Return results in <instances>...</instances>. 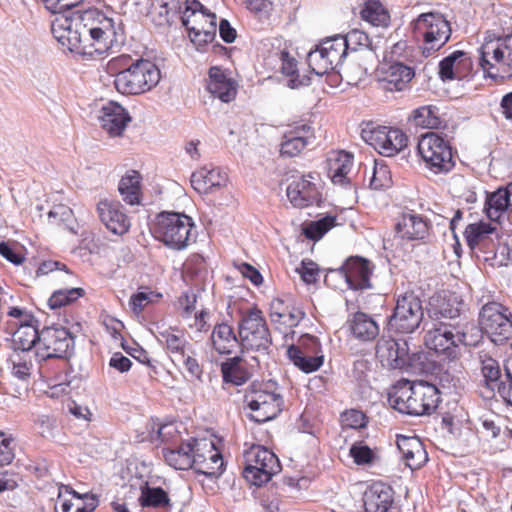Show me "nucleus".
I'll list each match as a JSON object with an SVG mask.
<instances>
[{"label": "nucleus", "mask_w": 512, "mask_h": 512, "mask_svg": "<svg viewBox=\"0 0 512 512\" xmlns=\"http://www.w3.org/2000/svg\"><path fill=\"white\" fill-rule=\"evenodd\" d=\"M417 150L425 166L434 174H447L455 167V152L450 142L436 132L422 135Z\"/></svg>", "instance_id": "nucleus-8"}, {"label": "nucleus", "mask_w": 512, "mask_h": 512, "mask_svg": "<svg viewBox=\"0 0 512 512\" xmlns=\"http://www.w3.org/2000/svg\"><path fill=\"white\" fill-rule=\"evenodd\" d=\"M182 25L193 44L201 50L216 38L217 16L198 0H186L181 15Z\"/></svg>", "instance_id": "nucleus-4"}, {"label": "nucleus", "mask_w": 512, "mask_h": 512, "mask_svg": "<svg viewBox=\"0 0 512 512\" xmlns=\"http://www.w3.org/2000/svg\"><path fill=\"white\" fill-rule=\"evenodd\" d=\"M287 356L299 370L307 374L317 371L324 362L323 354L303 352L295 344L288 347Z\"/></svg>", "instance_id": "nucleus-37"}, {"label": "nucleus", "mask_w": 512, "mask_h": 512, "mask_svg": "<svg viewBox=\"0 0 512 512\" xmlns=\"http://www.w3.org/2000/svg\"><path fill=\"white\" fill-rule=\"evenodd\" d=\"M315 138L311 125L296 122L283 135L280 154L284 157H295Z\"/></svg>", "instance_id": "nucleus-25"}, {"label": "nucleus", "mask_w": 512, "mask_h": 512, "mask_svg": "<svg viewBox=\"0 0 512 512\" xmlns=\"http://www.w3.org/2000/svg\"><path fill=\"white\" fill-rule=\"evenodd\" d=\"M361 17L374 26L385 25L388 21V14L378 1L369 0L361 10Z\"/></svg>", "instance_id": "nucleus-50"}, {"label": "nucleus", "mask_w": 512, "mask_h": 512, "mask_svg": "<svg viewBox=\"0 0 512 512\" xmlns=\"http://www.w3.org/2000/svg\"><path fill=\"white\" fill-rule=\"evenodd\" d=\"M209 446L207 439L191 437L175 448H164L163 456L166 463L176 470H188L193 468L197 474L214 476L217 471L205 470L203 463L206 461L202 450Z\"/></svg>", "instance_id": "nucleus-10"}, {"label": "nucleus", "mask_w": 512, "mask_h": 512, "mask_svg": "<svg viewBox=\"0 0 512 512\" xmlns=\"http://www.w3.org/2000/svg\"><path fill=\"white\" fill-rule=\"evenodd\" d=\"M414 36L422 39V53L425 57L440 50L451 37L450 23L439 12L420 14L411 23Z\"/></svg>", "instance_id": "nucleus-7"}, {"label": "nucleus", "mask_w": 512, "mask_h": 512, "mask_svg": "<svg viewBox=\"0 0 512 512\" xmlns=\"http://www.w3.org/2000/svg\"><path fill=\"white\" fill-rule=\"evenodd\" d=\"M424 309L421 299L414 293H405L397 298L393 313L388 317L390 332L412 334L423 322Z\"/></svg>", "instance_id": "nucleus-12"}, {"label": "nucleus", "mask_w": 512, "mask_h": 512, "mask_svg": "<svg viewBox=\"0 0 512 512\" xmlns=\"http://www.w3.org/2000/svg\"><path fill=\"white\" fill-rule=\"evenodd\" d=\"M391 177L386 165H378L375 163L373 174L370 179V187L375 190L384 189L390 186Z\"/></svg>", "instance_id": "nucleus-55"}, {"label": "nucleus", "mask_w": 512, "mask_h": 512, "mask_svg": "<svg viewBox=\"0 0 512 512\" xmlns=\"http://www.w3.org/2000/svg\"><path fill=\"white\" fill-rule=\"evenodd\" d=\"M465 55L466 53L464 51L456 50L444 57L439 63V78L444 82L454 80L456 78L454 73L456 61L463 58Z\"/></svg>", "instance_id": "nucleus-53"}, {"label": "nucleus", "mask_w": 512, "mask_h": 512, "mask_svg": "<svg viewBox=\"0 0 512 512\" xmlns=\"http://www.w3.org/2000/svg\"><path fill=\"white\" fill-rule=\"evenodd\" d=\"M157 341L164 345L167 352H169L173 361L178 358H183L184 353L192 348V345L187 341L183 334H176L172 328L159 330L154 332Z\"/></svg>", "instance_id": "nucleus-36"}, {"label": "nucleus", "mask_w": 512, "mask_h": 512, "mask_svg": "<svg viewBox=\"0 0 512 512\" xmlns=\"http://www.w3.org/2000/svg\"><path fill=\"white\" fill-rule=\"evenodd\" d=\"M347 326L350 335L363 343L374 341L380 333L376 320L371 315L362 311L350 313L347 319Z\"/></svg>", "instance_id": "nucleus-28"}, {"label": "nucleus", "mask_w": 512, "mask_h": 512, "mask_svg": "<svg viewBox=\"0 0 512 512\" xmlns=\"http://www.w3.org/2000/svg\"><path fill=\"white\" fill-rule=\"evenodd\" d=\"M244 478L252 485L261 486L269 482L281 470L278 457L268 448L252 446L245 455Z\"/></svg>", "instance_id": "nucleus-15"}, {"label": "nucleus", "mask_w": 512, "mask_h": 512, "mask_svg": "<svg viewBox=\"0 0 512 512\" xmlns=\"http://www.w3.org/2000/svg\"><path fill=\"white\" fill-rule=\"evenodd\" d=\"M283 403V397L273 391L271 393V399L260 404L258 409H250L252 411L250 419L257 423L272 420L282 411Z\"/></svg>", "instance_id": "nucleus-41"}, {"label": "nucleus", "mask_w": 512, "mask_h": 512, "mask_svg": "<svg viewBox=\"0 0 512 512\" xmlns=\"http://www.w3.org/2000/svg\"><path fill=\"white\" fill-rule=\"evenodd\" d=\"M97 212L101 222L113 234L122 236L129 231L131 220L120 202L101 200Z\"/></svg>", "instance_id": "nucleus-23"}, {"label": "nucleus", "mask_w": 512, "mask_h": 512, "mask_svg": "<svg viewBox=\"0 0 512 512\" xmlns=\"http://www.w3.org/2000/svg\"><path fill=\"white\" fill-rule=\"evenodd\" d=\"M463 305V301L454 294H436L429 299L426 311L432 324L439 323V326H444L448 325L447 320L459 319L460 325H465L462 323L466 320V317H462Z\"/></svg>", "instance_id": "nucleus-18"}, {"label": "nucleus", "mask_w": 512, "mask_h": 512, "mask_svg": "<svg viewBox=\"0 0 512 512\" xmlns=\"http://www.w3.org/2000/svg\"><path fill=\"white\" fill-rule=\"evenodd\" d=\"M440 401L439 389L423 380L400 382L388 395V402L393 409L417 417L431 415Z\"/></svg>", "instance_id": "nucleus-2"}, {"label": "nucleus", "mask_w": 512, "mask_h": 512, "mask_svg": "<svg viewBox=\"0 0 512 512\" xmlns=\"http://www.w3.org/2000/svg\"><path fill=\"white\" fill-rule=\"evenodd\" d=\"M280 60L281 72L286 76H290L287 82L289 88L297 89L310 84V78L308 76H299L297 73V61L295 58L291 57L287 51L280 52Z\"/></svg>", "instance_id": "nucleus-45"}, {"label": "nucleus", "mask_w": 512, "mask_h": 512, "mask_svg": "<svg viewBox=\"0 0 512 512\" xmlns=\"http://www.w3.org/2000/svg\"><path fill=\"white\" fill-rule=\"evenodd\" d=\"M409 123L419 128L438 129L442 124V120L439 117V109L436 106L426 105L413 110L409 117Z\"/></svg>", "instance_id": "nucleus-38"}, {"label": "nucleus", "mask_w": 512, "mask_h": 512, "mask_svg": "<svg viewBox=\"0 0 512 512\" xmlns=\"http://www.w3.org/2000/svg\"><path fill=\"white\" fill-rule=\"evenodd\" d=\"M350 455L358 465H366L374 460V452L367 445L355 443L350 448Z\"/></svg>", "instance_id": "nucleus-56"}, {"label": "nucleus", "mask_w": 512, "mask_h": 512, "mask_svg": "<svg viewBox=\"0 0 512 512\" xmlns=\"http://www.w3.org/2000/svg\"><path fill=\"white\" fill-rule=\"evenodd\" d=\"M314 177L309 174L294 179L287 187L286 194L294 207L304 208L312 205H320L322 194L320 184L315 183Z\"/></svg>", "instance_id": "nucleus-21"}, {"label": "nucleus", "mask_w": 512, "mask_h": 512, "mask_svg": "<svg viewBox=\"0 0 512 512\" xmlns=\"http://www.w3.org/2000/svg\"><path fill=\"white\" fill-rule=\"evenodd\" d=\"M212 346L219 354H231L236 347H240L239 335L225 322L214 326L211 334Z\"/></svg>", "instance_id": "nucleus-35"}, {"label": "nucleus", "mask_w": 512, "mask_h": 512, "mask_svg": "<svg viewBox=\"0 0 512 512\" xmlns=\"http://www.w3.org/2000/svg\"><path fill=\"white\" fill-rule=\"evenodd\" d=\"M295 347H298L301 351H305L307 353H320L322 354L321 344L317 337L305 334L300 337L298 344L295 345Z\"/></svg>", "instance_id": "nucleus-63"}, {"label": "nucleus", "mask_w": 512, "mask_h": 512, "mask_svg": "<svg viewBox=\"0 0 512 512\" xmlns=\"http://www.w3.org/2000/svg\"><path fill=\"white\" fill-rule=\"evenodd\" d=\"M55 38L71 52L96 57L106 54L124 43L121 23L103 11L93 8L77 11L71 19H65L53 28Z\"/></svg>", "instance_id": "nucleus-1"}, {"label": "nucleus", "mask_w": 512, "mask_h": 512, "mask_svg": "<svg viewBox=\"0 0 512 512\" xmlns=\"http://www.w3.org/2000/svg\"><path fill=\"white\" fill-rule=\"evenodd\" d=\"M512 207V182L487 194L484 212L488 219L500 223L507 210Z\"/></svg>", "instance_id": "nucleus-31"}, {"label": "nucleus", "mask_w": 512, "mask_h": 512, "mask_svg": "<svg viewBox=\"0 0 512 512\" xmlns=\"http://www.w3.org/2000/svg\"><path fill=\"white\" fill-rule=\"evenodd\" d=\"M506 384L502 386V390L498 394L501 399L512 407V358L506 360Z\"/></svg>", "instance_id": "nucleus-64"}, {"label": "nucleus", "mask_w": 512, "mask_h": 512, "mask_svg": "<svg viewBox=\"0 0 512 512\" xmlns=\"http://www.w3.org/2000/svg\"><path fill=\"white\" fill-rule=\"evenodd\" d=\"M238 335L242 352H258L269 354L272 336L258 308L249 309L238 322Z\"/></svg>", "instance_id": "nucleus-6"}, {"label": "nucleus", "mask_w": 512, "mask_h": 512, "mask_svg": "<svg viewBox=\"0 0 512 512\" xmlns=\"http://www.w3.org/2000/svg\"><path fill=\"white\" fill-rule=\"evenodd\" d=\"M476 360L479 364L483 387L493 394H499L502 386L506 384V361L502 367L500 362L485 350L477 353Z\"/></svg>", "instance_id": "nucleus-22"}, {"label": "nucleus", "mask_w": 512, "mask_h": 512, "mask_svg": "<svg viewBox=\"0 0 512 512\" xmlns=\"http://www.w3.org/2000/svg\"><path fill=\"white\" fill-rule=\"evenodd\" d=\"M499 247V234L495 227V233L491 234V237L486 238L483 245H479L475 252L483 253L484 260L489 261L496 258Z\"/></svg>", "instance_id": "nucleus-57"}, {"label": "nucleus", "mask_w": 512, "mask_h": 512, "mask_svg": "<svg viewBox=\"0 0 512 512\" xmlns=\"http://www.w3.org/2000/svg\"><path fill=\"white\" fill-rule=\"evenodd\" d=\"M414 76L413 68L403 63L395 62L385 71L381 82L383 88L388 91H402L408 86Z\"/></svg>", "instance_id": "nucleus-33"}, {"label": "nucleus", "mask_w": 512, "mask_h": 512, "mask_svg": "<svg viewBox=\"0 0 512 512\" xmlns=\"http://www.w3.org/2000/svg\"><path fill=\"white\" fill-rule=\"evenodd\" d=\"M409 348L405 339L382 336L376 345V355L384 367L403 369L410 365Z\"/></svg>", "instance_id": "nucleus-20"}, {"label": "nucleus", "mask_w": 512, "mask_h": 512, "mask_svg": "<svg viewBox=\"0 0 512 512\" xmlns=\"http://www.w3.org/2000/svg\"><path fill=\"white\" fill-rule=\"evenodd\" d=\"M395 230L403 239L422 240L428 235L429 227L421 216L408 213L396 223Z\"/></svg>", "instance_id": "nucleus-34"}, {"label": "nucleus", "mask_w": 512, "mask_h": 512, "mask_svg": "<svg viewBox=\"0 0 512 512\" xmlns=\"http://www.w3.org/2000/svg\"><path fill=\"white\" fill-rule=\"evenodd\" d=\"M478 51L479 65L489 77L512 76V34L486 41Z\"/></svg>", "instance_id": "nucleus-9"}, {"label": "nucleus", "mask_w": 512, "mask_h": 512, "mask_svg": "<svg viewBox=\"0 0 512 512\" xmlns=\"http://www.w3.org/2000/svg\"><path fill=\"white\" fill-rule=\"evenodd\" d=\"M342 43L334 37L327 38L319 43L315 49L307 54V63L311 71L322 76L335 70L344 60Z\"/></svg>", "instance_id": "nucleus-17"}, {"label": "nucleus", "mask_w": 512, "mask_h": 512, "mask_svg": "<svg viewBox=\"0 0 512 512\" xmlns=\"http://www.w3.org/2000/svg\"><path fill=\"white\" fill-rule=\"evenodd\" d=\"M139 502L142 507L167 508L170 506L168 493L161 487H144L141 490Z\"/></svg>", "instance_id": "nucleus-47"}, {"label": "nucleus", "mask_w": 512, "mask_h": 512, "mask_svg": "<svg viewBox=\"0 0 512 512\" xmlns=\"http://www.w3.org/2000/svg\"><path fill=\"white\" fill-rule=\"evenodd\" d=\"M209 446L202 450L206 461L203 463V468L205 470H214L217 471V474L214 476H208L209 478H218L223 472V458L222 455L215 449L214 443L212 441H208Z\"/></svg>", "instance_id": "nucleus-52"}, {"label": "nucleus", "mask_w": 512, "mask_h": 512, "mask_svg": "<svg viewBox=\"0 0 512 512\" xmlns=\"http://www.w3.org/2000/svg\"><path fill=\"white\" fill-rule=\"evenodd\" d=\"M11 374L21 381L29 380L33 362L28 352L12 351L8 358Z\"/></svg>", "instance_id": "nucleus-46"}, {"label": "nucleus", "mask_w": 512, "mask_h": 512, "mask_svg": "<svg viewBox=\"0 0 512 512\" xmlns=\"http://www.w3.org/2000/svg\"><path fill=\"white\" fill-rule=\"evenodd\" d=\"M393 501L394 491L392 487L383 482L372 483L363 495L366 512H387Z\"/></svg>", "instance_id": "nucleus-30"}, {"label": "nucleus", "mask_w": 512, "mask_h": 512, "mask_svg": "<svg viewBox=\"0 0 512 512\" xmlns=\"http://www.w3.org/2000/svg\"><path fill=\"white\" fill-rule=\"evenodd\" d=\"M182 7L179 2L172 1L171 3L161 0L160 3V11H159V17L161 18V23H170L173 19V17L181 13L182 14Z\"/></svg>", "instance_id": "nucleus-62"}, {"label": "nucleus", "mask_w": 512, "mask_h": 512, "mask_svg": "<svg viewBox=\"0 0 512 512\" xmlns=\"http://www.w3.org/2000/svg\"><path fill=\"white\" fill-rule=\"evenodd\" d=\"M480 331L496 345L512 338V313L498 302L485 304L479 313Z\"/></svg>", "instance_id": "nucleus-14"}, {"label": "nucleus", "mask_w": 512, "mask_h": 512, "mask_svg": "<svg viewBox=\"0 0 512 512\" xmlns=\"http://www.w3.org/2000/svg\"><path fill=\"white\" fill-rule=\"evenodd\" d=\"M99 503L95 493H79L70 485L60 484L54 509L55 512H94Z\"/></svg>", "instance_id": "nucleus-19"}, {"label": "nucleus", "mask_w": 512, "mask_h": 512, "mask_svg": "<svg viewBox=\"0 0 512 512\" xmlns=\"http://www.w3.org/2000/svg\"><path fill=\"white\" fill-rule=\"evenodd\" d=\"M335 222V216L326 215L325 217L306 224L303 227V234L306 238L317 241L335 226Z\"/></svg>", "instance_id": "nucleus-49"}, {"label": "nucleus", "mask_w": 512, "mask_h": 512, "mask_svg": "<svg viewBox=\"0 0 512 512\" xmlns=\"http://www.w3.org/2000/svg\"><path fill=\"white\" fill-rule=\"evenodd\" d=\"M334 272L343 277L348 287L352 290L371 288L370 276L372 271L369 267V261L362 257L352 256L348 258Z\"/></svg>", "instance_id": "nucleus-24"}, {"label": "nucleus", "mask_w": 512, "mask_h": 512, "mask_svg": "<svg viewBox=\"0 0 512 512\" xmlns=\"http://www.w3.org/2000/svg\"><path fill=\"white\" fill-rule=\"evenodd\" d=\"M194 228L193 219L179 212L163 211L157 215L153 225L156 239L173 250H183L188 246Z\"/></svg>", "instance_id": "nucleus-5"}, {"label": "nucleus", "mask_w": 512, "mask_h": 512, "mask_svg": "<svg viewBox=\"0 0 512 512\" xmlns=\"http://www.w3.org/2000/svg\"><path fill=\"white\" fill-rule=\"evenodd\" d=\"M192 187L201 194L211 193L214 189L226 186L227 173L213 165H205L191 175Z\"/></svg>", "instance_id": "nucleus-27"}, {"label": "nucleus", "mask_w": 512, "mask_h": 512, "mask_svg": "<svg viewBox=\"0 0 512 512\" xmlns=\"http://www.w3.org/2000/svg\"><path fill=\"white\" fill-rule=\"evenodd\" d=\"M297 271L299 272L303 282L306 284H314L318 280L319 268L313 261L303 260Z\"/></svg>", "instance_id": "nucleus-61"}, {"label": "nucleus", "mask_w": 512, "mask_h": 512, "mask_svg": "<svg viewBox=\"0 0 512 512\" xmlns=\"http://www.w3.org/2000/svg\"><path fill=\"white\" fill-rule=\"evenodd\" d=\"M336 43L338 41L342 43V51L344 57L347 55V51H358L360 49H370L372 50V41L368 37V35L358 29H352L345 36L336 35L334 36Z\"/></svg>", "instance_id": "nucleus-44"}, {"label": "nucleus", "mask_w": 512, "mask_h": 512, "mask_svg": "<svg viewBox=\"0 0 512 512\" xmlns=\"http://www.w3.org/2000/svg\"><path fill=\"white\" fill-rule=\"evenodd\" d=\"M140 180V174L134 170L121 178L118 190L125 203L129 205L140 203Z\"/></svg>", "instance_id": "nucleus-43"}, {"label": "nucleus", "mask_w": 512, "mask_h": 512, "mask_svg": "<svg viewBox=\"0 0 512 512\" xmlns=\"http://www.w3.org/2000/svg\"><path fill=\"white\" fill-rule=\"evenodd\" d=\"M270 387L269 383H252L245 392L244 403L249 409H258L260 404L271 399L273 391Z\"/></svg>", "instance_id": "nucleus-48"}, {"label": "nucleus", "mask_w": 512, "mask_h": 512, "mask_svg": "<svg viewBox=\"0 0 512 512\" xmlns=\"http://www.w3.org/2000/svg\"><path fill=\"white\" fill-rule=\"evenodd\" d=\"M493 233H495V226L485 221H479L467 225L463 234L470 250L476 251V248L483 245L486 238L491 237Z\"/></svg>", "instance_id": "nucleus-42"}, {"label": "nucleus", "mask_w": 512, "mask_h": 512, "mask_svg": "<svg viewBox=\"0 0 512 512\" xmlns=\"http://www.w3.org/2000/svg\"><path fill=\"white\" fill-rule=\"evenodd\" d=\"M405 464L412 470L419 469L428 460V454L424 449V445L421 444L413 450H409L402 455Z\"/></svg>", "instance_id": "nucleus-54"}, {"label": "nucleus", "mask_w": 512, "mask_h": 512, "mask_svg": "<svg viewBox=\"0 0 512 512\" xmlns=\"http://www.w3.org/2000/svg\"><path fill=\"white\" fill-rule=\"evenodd\" d=\"M130 56L121 55L111 66H124L114 75L116 90L123 95H138L151 90L160 80V70L150 60L139 58L130 62Z\"/></svg>", "instance_id": "nucleus-3"}, {"label": "nucleus", "mask_w": 512, "mask_h": 512, "mask_svg": "<svg viewBox=\"0 0 512 512\" xmlns=\"http://www.w3.org/2000/svg\"><path fill=\"white\" fill-rule=\"evenodd\" d=\"M281 321L278 324H283L286 327H296L305 317V312L300 306H286L285 312L282 314Z\"/></svg>", "instance_id": "nucleus-59"}, {"label": "nucleus", "mask_w": 512, "mask_h": 512, "mask_svg": "<svg viewBox=\"0 0 512 512\" xmlns=\"http://www.w3.org/2000/svg\"><path fill=\"white\" fill-rule=\"evenodd\" d=\"M468 327L467 321L465 325H460V322H457L456 325L444 326L432 324L425 335V344L436 353L443 354L448 358L455 357L458 345L471 346L475 343L467 337Z\"/></svg>", "instance_id": "nucleus-13"}, {"label": "nucleus", "mask_w": 512, "mask_h": 512, "mask_svg": "<svg viewBox=\"0 0 512 512\" xmlns=\"http://www.w3.org/2000/svg\"><path fill=\"white\" fill-rule=\"evenodd\" d=\"M363 140L379 154L392 157L408 145V136L399 128L372 126L362 130Z\"/></svg>", "instance_id": "nucleus-16"}, {"label": "nucleus", "mask_w": 512, "mask_h": 512, "mask_svg": "<svg viewBox=\"0 0 512 512\" xmlns=\"http://www.w3.org/2000/svg\"><path fill=\"white\" fill-rule=\"evenodd\" d=\"M353 166V157L347 152H340L338 156L329 163V174L332 182L341 186L350 184L348 173Z\"/></svg>", "instance_id": "nucleus-39"}, {"label": "nucleus", "mask_w": 512, "mask_h": 512, "mask_svg": "<svg viewBox=\"0 0 512 512\" xmlns=\"http://www.w3.org/2000/svg\"><path fill=\"white\" fill-rule=\"evenodd\" d=\"M74 346V337L69 329L60 325L47 326L40 330V342L34 355L39 363L50 359L67 360Z\"/></svg>", "instance_id": "nucleus-11"}, {"label": "nucleus", "mask_w": 512, "mask_h": 512, "mask_svg": "<svg viewBox=\"0 0 512 512\" xmlns=\"http://www.w3.org/2000/svg\"><path fill=\"white\" fill-rule=\"evenodd\" d=\"M101 126L110 136H120L131 121L128 111L119 103L110 101L101 109Z\"/></svg>", "instance_id": "nucleus-29"}, {"label": "nucleus", "mask_w": 512, "mask_h": 512, "mask_svg": "<svg viewBox=\"0 0 512 512\" xmlns=\"http://www.w3.org/2000/svg\"><path fill=\"white\" fill-rule=\"evenodd\" d=\"M84 295L82 288H69L54 291L48 300L51 309H58L62 306L70 304Z\"/></svg>", "instance_id": "nucleus-51"}, {"label": "nucleus", "mask_w": 512, "mask_h": 512, "mask_svg": "<svg viewBox=\"0 0 512 512\" xmlns=\"http://www.w3.org/2000/svg\"><path fill=\"white\" fill-rule=\"evenodd\" d=\"M208 76L207 90L214 98H218L224 103L235 99L237 83L228 76L226 70L219 66H212Z\"/></svg>", "instance_id": "nucleus-26"}, {"label": "nucleus", "mask_w": 512, "mask_h": 512, "mask_svg": "<svg viewBox=\"0 0 512 512\" xmlns=\"http://www.w3.org/2000/svg\"><path fill=\"white\" fill-rule=\"evenodd\" d=\"M176 360L184 365L185 369L192 377L201 379L203 370L198 360L195 358V351L193 347L187 351V354L184 353L183 358H178Z\"/></svg>", "instance_id": "nucleus-60"}, {"label": "nucleus", "mask_w": 512, "mask_h": 512, "mask_svg": "<svg viewBox=\"0 0 512 512\" xmlns=\"http://www.w3.org/2000/svg\"><path fill=\"white\" fill-rule=\"evenodd\" d=\"M366 415L357 409H350L342 413L341 421L345 427L359 429L366 426Z\"/></svg>", "instance_id": "nucleus-58"}, {"label": "nucleus", "mask_w": 512, "mask_h": 512, "mask_svg": "<svg viewBox=\"0 0 512 512\" xmlns=\"http://www.w3.org/2000/svg\"><path fill=\"white\" fill-rule=\"evenodd\" d=\"M37 324L38 322L19 324L11 336V349L13 351L31 353L32 349L39 346L40 331Z\"/></svg>", "instance_id": "nucleus-32"}, {"label": "nucleus", "mask_w": 512, "mask_h": 512, "mask_svg": "<svg viewBox=\"0 0 512 512\" xmlns=\"http://www.w3.org/2000/svg\"><path fill=\"white\" fill-rule=\"evenodd\" d=\"M242 357L228 358L221 363V374L225 383L241 386L249 379V373L241 366Z\"/></svg>", "instance_id": "nucleus-40"}]
</instances>
